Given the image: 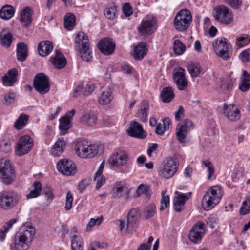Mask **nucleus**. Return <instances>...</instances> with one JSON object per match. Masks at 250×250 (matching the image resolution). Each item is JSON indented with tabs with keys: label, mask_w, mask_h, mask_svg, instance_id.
Here are the masks:
<instances>
[{
	"label": "nucleus",
	"mask_w": 250,
	"mask_h": 250,
	"mask_svg": "<svg viewBox=\"0 0 250 250\" xmlns=\"http://www.w3.org/2000/svg\"><path fill=\"white\" fill-rule=\"evenodd\" d=\"M201 164L202 167L203 168H206L207 169V171L208 172V180H211L215 173V168L213 165L208 160L202 161Z\"/></svg>",
	"instance_id": "41"
},
{
	"label": "nucleus",
	"mask_w": 250,
	"mask_h": 250,
	"mask_svg": "<svg viewBox=\"0 0 250 250\" xmlns=\"http://www.w3.org/2000/svg\"><path fill=\"white\" fill-rule=\"evenodd\" d=\"M250 39L248 35H244L236 38V47L237 49L242 48L250 42Z\"/></svg>",
	"instance_id": "46"
},
{
	"label": "nucleus",
	"mask_w": 250,
	"mask_h": 250,
	"mask_svg": "<svg viewBox=\"0 0 250 250\" xmlns=\"http://www.w3.org/2000/svg\"><path fill=\"white\" fill-rule=\"evenodd\" d=\"M173 78L177 88L180 90H185L188 87V82L186 78L185 70L181 67L175 69Z\"/></svg>",
	"instance_id": "16"
},
{
	"label": "nucleus",
	"mask_w": 250,
	"mask_h": 250,
	"mask_svg": "<svg viewBox=\"0 0 250 250\" xmlns=\"http://www.w3.org/2000/svg\"><path fill=\"white\" fill-rule=\"evenodd\" d=\"M16 219H12L7 222L1 228L0 230V240L1 241H4L7 232L14 223L16 222Z\"/></svg>",
	"instance_id": "44"
},
{
	"label": "nucleus",
	"mask_w": 250,
	"mask_h": 250,
	"mask_svg": "<svg viewBox=\"0 0 250 250\" xmlns=\"http://www.w3.org/2000/svg\"><path fill=\"white\" fill-rule=\"evenodd\" d=\"M28 56V46L23 43L21 42L17 45V60L21 62L24 61Z\"/></svg>",
	"instance_id": "30"
},
{
	"label": "nucleus",
	"mask_w": 250,
	"mask_h": 250,
	"mask_svg": "<svg viewBox=\"0 0 250 250\" xmlns=\"http://www.w3.org/2000/svg\"><path fill=\"white\" fill-rule=\"evenodd\" d=\"M193 128V124L189 119L184 120L179 123L176 128V135L178 140L181 143L186 142L190 131Z\"/></svg>",
	"instance_id": "9"
},
{
	"label": "nucleus",
	"mask_w": 250,
	"mask_h": 250,
	"mask_svg": "<svg viewBox=\"0 0 250 250\" xmlns=\"http://www.w3.org/2000/svg\"><path fill=\"white\" fill-rule=\"evenodd\" d=\"M15 94L14 93H9L5 94L4 96V102L5 105H9L13 103L15 101Z\"/></svg>",
	"instance_id": "57"
},
{
	"label": "nucleus",
	"mask_w": 250,
	"mask_h": 250,
	"mask_svg": "<svg viewBox=\"0 0 250 250\" xmlns=\"http://www.w3.org/2000/svg\"><path fill=\"white\" fill-rule=\"evenodd\" d=\"M239 88L241 91L246 92L250 88V83L241 81Z\"/></svg>",
	"instance_id": "63"
},
{
	"label": "nucleus",
	"mask_w": 250,
	"mask_h": 250,
	"mask_svg": "<svg viewBox=\"0 0 250 250\" xmlns=\"http://www.w3.org/2000/svg\"><path fill=\"white\" fill-rule=\"evenodd\" d=\"M192 21L190 11L184 9L178 12L176 15L174 20V26L178 31H184L188 28Z\"/></svg>",
	"instance_id": "4"
},
{
	"label": "nucleus",
	"mask_w": 250,
	"mask_h": 250,
	"mask_svg": "<svg viewBox=\"0 0 250 250\" xmlns=\"http://www.w3.org/2000/svg\"><path fill=\"white\" fill-rule=\"evenodd\" d=\"M59 128L62 134H64L66 131L71 127V121L69 117L63 116L60 118Z\"/></svg>",
	"instance_id": "42"
},
{
	"label": "nucleus",
	"mask_w": 250,
	"mask_h": 250,
	"mask_svg": "<svg viewBox=\"0 0 250 250\" xmlns=\"http://www.w3.org/2000/svg\"><path fill=\"white\" fill-rule=\"evenodd\" d=\"M127 132L129 136L139 139H143L146 137L142 126L136 121H133L130 123Z\"/></svg>",
	"instance_id": "22"
},
{
	"label": "nucleus",
	"mask_w": 250,
	"mask_h": 250,
	"mask_svg": "<svg viewBox=\"0 0 250 250\" xmlns=\"http://www.w3.org/2000/svg\"><path fill=\"white\" fill-rule=\"evenodd\" d=\"M113 99V95L108 91H102L98 97V103L101 105L109 104Z\"/></svg>",
	"instance_id": "34"
},
{
	"label": "nucleus",
	"mask_w": 250,
	"mask_h": 250,
	"mask_svg": "<svg viewBox=\"0 0 250 250\" xmlns=\"http://www.w3.org/2000/svg\"><path fill=\"white\" fill-rule=\"evenodd\" d=\"M176 194L178 196L174 197L173 199V204L175 210L177 212H180L184 208L185 201L189 199L191 193H188L187 195L176 191Z\"/></svg>",
	"instance_id": "23"
},
{
	"label": "nucleus",
	"mask_w": 250,
	"mask_h": 250,
	"mask_svg": "<svg viewBox=\"0 0 250 250\" xmlns=\"http://www.w3.org/2000/svg\"><path fill=\"white\" fill-rule=\"evenodd\" d=\"M122 9L124 14L126 16H129L132 14V9L129 3H125Z\"/></svg>",
	"instance_id": "59"
},
{
	"label": "nucleus",
	"mask_w": 250,
	"mask_h": 250,
	"mask_svg": "<svg viewBox=\"0 0 250 250\" xmlns=\"http://www.w3.org/2000/svg\"><path fill=\"white\" fill-rule=\"evenodd\" d=\"M0 147L2 151L5 153L9 152L11 150V144L9 141H2L0 143Z\"/></svg>",
	"instance_id": "58"
},
{
	"label": "nucleus",
	"mask_w": 250,
	"mask_h": 250,
	"mask_svg": "<svg viewBox=\"0 0 250 250\" xmlns=\"http://www.w3.org/2000/svg\"><path fill=\"white\" fill-rule=\"evenodd\" d=\"M129 159L128 154L125 151L118 150L112 154L109 159V163L112 166L120 167L125 166Z\"/></svg>",
	"instance_id": "14"
},
{
	"label": "nucleus",
	"mask_w": 250,
	"mask_h": 250,
	"mask_svg": "<svg viewBox=\"0 0 250 250\" xmlns=\"http://www.w3.org/2000/svg\"><path fill=\"white\" fill-rule=\"evenodd\" d=\"M13 36L11 33L5 34L1 39V45L6 48L10 46L12 42Z\"/></svg>",
	"instance_id": "51"
},
{
	"label": "nucleus",
	"mask_w": 250,
	"mask_h": 250,
	"mask_svg": "<svg viewBox=\"0 0 250 250\" xmlns=\"http://www.w3.org/2000/svg\"><path fill=\"white\" fill-rule=\"evenodd\" d=\"M165 191L162 192L161 206L160 208L161 210L168 207L169 205V197L168 195L165 196Z\"/></svg>",
	"instance_id": "54"
},
{
	"label": "nucleus",
	"mask_w": 250,
	"mask_h": 250,
	"mask_svg": "<svg viewBox=\"0 0 250 250\" xmlns=\"http://www.w3.org/2000/svg\"><path fill=\"white\" fill-rule=\"evenodd\" d=\"M104 146L102 144H89L88 149L86 150V158H93L98 153H102Z\"/></svg>",
	"instance_id": "26"
},
{
	"label": "nucleus",
	"mask_w": 250,
	"mask_h": 250,
	"mask_svg": "<svg viewBox=\"0 0 250 250\" xmlns=\"http://www.w3.org/2000/svg\"><path fill=\"white\" fill-rule=\"evenodd\" d=\"M33 146L32 138L28 135L21 137L15 148V153L19 156H23L31 151Z\"/></svg>",
	"instance_id": "11"
},
{
	"label": "nucleus",
	"mask_w": 250,
	"mask_h": 250,
	"mask_svg": "<svg viewBox=\"0 0 250 250\" xmlns=\"http://www.w3.org/2000/svg\"><path fill=\"white\" fill-rule=\"evenodd\" d=\"M29 116L25 114H21L16 120L14 127L17 130H21L27 125Z\"/></svg>",
	"instance_id": "36"
},
{
	"label": "nucleus",
	"mask_w": 250,
	"mask_h": 250,
	"mask_svg": "<svg viewBox=\"0 0 250 250\" xmlns=\"http://www.w3.org/2000/svg\"><path fill=\"white\" fill-rule=\"evenodd\" d=\"M14 12V9L12 6H4L0 11V17L3 19H9L13 17Z\"/></svg>",
	"instance_id": "38"
},
{
	"label": "nucleus",
	"mask_w": 250,
	"mask_h": 250,
	"mask_svg": "<svg viewBox=\"0 0 250 250\" xmlns=\"http://www.w3.org/2000/svg\"><path fill=\"white\" fill-rule=\"evenodd\" d=\"M156 19L151 17H146L142 21L140 26L138 29L142 34H151L153 33L156 28Z\"/></svg>",
	"instance_id": "18"
},
{
	"label": "nucleus",
	"mask_w": 250,
	"mask_h": 250,
	"mask_svg": "<svg viewBox=\"0 0 250 250\" xmlns=\"http://www.w3.org/2000/svg\"><path fill=\"white\" fill-rule=\"evenodd\" d=\"M240 59L244 62H250V49L243 51L239 56Z\"/></svg>",
	"instance_id": "55"
},
{
	"label": "nucleus",
	"mask_w": 250,
	"mask_h": 250,
	"mask_svg": "<svg viewBox=\"0 0 250 250\" xmlns=\"http://www.w3.org/2000/svg\"><path fill=\"white\" fill-rule=\"evenodd\" d=\"M20 21L24 26H28L32 21V10L28 7H25L21 11L20 13Z\"/></svg>",
	"instance_id": "32"
},
{
	"label": "nucleus",
	"mask_w": 250,
	"mask_h": 250,
	"mask_svg": "<svg viewBox=\"0 0 250 250\" xmlns=\"http://www.w3.org/2000/svg\"><path fill=\"white\" fill-rule=\"evenodd\" d=\"M250 211V195L247 197L243 202L242 207L240 209V214L242 215L248 214Z\"/></svg>",
	"instance_id": "48"
},
{
	"label": "nucleus",
	"mask_w": 250,
	"mask_h": 250,
	"mask_svg": "<svg viewBox=\"0 0 250 250\" xmlns=\"http://www.w3.org/2000/svg\"><path fill=\"white\" fill-rule=\"evenodd\" d=\"M34 87L41 94H44L50 90L48 77L41 73L36 75L33 81Z\"/></svg>",
	"instance_id": "12"
},
{
	"label": "nucleus",
	"mask_w": 250,
	"mask_h": 250,
	"mask_svg": "<svg viewBox=\"0 0 250 250\" xmlns=\"http://www.w3.org/2000/svg\"><path fill=\"white\" fill-rule=\"evenodd\" d=\"M73 197L70 191H68L66 194L65 209L69 210L72 208Z\"/></svg>",
	"instance_id": "53"
},
{
	"label": "nucleus",
	"mask_w": 250,
	"mask_h": 250,
	"mask_svg": "<svg viewBox=\"0 0 250 250\" xmlns=\"http://www.w3.org/2000/svg\"><path fill=\"white\" fill-rule=\"evenodd\" d=\"M147 51L146 42L138 43L134 49L133 57L134 59L136 61L142 60L146 55Z\"/></svg>",
	"instance_id": "25"
},
{
	"label": "nucleus",
	"mask_w": 250,
	"mask_h": 250,
	"mask_svg": "<svg viewBox=\"0 0 250 250\" xmlns=\"http://www.w3.org/2000/svg\"><path fill=\"white\" fill-rule=\"evenodd\" d=\"M75 16L71 13H67L64 18V27L68 30H71L75 25Z\"/></svg>",
	"instance_id": "39"
},
{
	"label": "nucleus",
	"mask_w": 250,
	"mask_h": 250,
	"mask_svg": "<svg viewBox=\"0 0 250 250\" xmlns=\"http://www.w3.org/2000/svg\"><path fill=\"white\" fill-rule=\"evenodd\" d=\"M103 219L102 216L97 217V218H91L87 225V227L91 228L96 224L100 225L103 221Z\"/></svg>",
	"instance_id": "60"
},
{
	"label": "nucleus",
	"mask_w": 250,
	"mask_h": 250,
	"mask_svg": "<svg viewBox=\"0 0 250 250\" xmlns=\"http://www.w3.org/2000/svg\"><path fill=\"white\" fill-rule=\"evenodd\" d=\"M221 188L218 185L211 187L202 200V206L205 210H209L216 206L222 197Z\"/></svg>",
	"instance_id": "2"
},
{
	"label": "nucleus",
	"mask_w": 250,
	"mask_h": 250,
	"mask_svg": "<svg viewBox=\"0 0 250 250\" xmlns=\"http://www.w3.org/2000/svg\"><path fill=\"white\" fill-rule=\"evenodd\" d=\"M174 53L178 55L182 54L185 51L186 47L179 40H176L173 43Z\"/></svg>",
	"instance_id": "49"
},
{
	"label": "nucleus",
	"mask_w": 250,
	"mask_h": 250,
	"mask_svg": "<svg viewBox=\"0 0 250 250\" xmlns=\"http://www.w3.org/2000/svg\"><path fill=\"white\" fill-rule=\"evenodd\" d=\"M55 52V56L51 61V62L55 67L59 69H62L64 67L66 64V60L63 56L62 53L59 50H56Z\"/></svg>",
	"instance_id": "28"
},
{
	"label": "nucleus",
	"mask_w": 250,
	"mask_h": 250,
	"mask_svg": "<svg viewBox=\"0 0 250 250\" xmlns=\"http://www.w3.org/2000/svg\"><path fill=\"white\" fill-rule=\"evenodd\" d=\"M130 190L131 189L128 188L125 182L118 181L114 184L111 193L114 198L127 199L129 198Z\"/></svg>",
	"instance_id": "13"
},
{
	"label": "nucleus",
	"mask_w": 250,
	"mask_h": 250,
	"mask_svg": "<svg viewBox=\"0 0 250 250\" xmlns=\"http://www.w3.org/2000/svg\"><path fill=\"white\" fill-rule=\"evenodd\" d=\"M57 168L61 173L67 175H73L77 172L75 164L67 159L60 160L57 164Z\"/></svg>",
	"instance_id": "15"
},
{
	"label": "nucleus",
	"mask_w": 250,
	"mask_h": 250,
	"mask_svg": "<svg viewBox=\"0 0 250 250\" xmlns=\"http://www.w3.org/2000/svg\"><path fill=\"white\" fill-rule=\"evenodd\" d=\"M52 43L49 41H43L38 45V51L40 55L44 57L48 55L52 50Z\"/></svg>",
	"instance_id": "27"
},
{
	"label": "nucleus",
	"mask_w": 250,
	"mask_h": 250,
	"mask_svg": "<svg viewBox=\"0 0 250 250\" xmlns=\"http://www.w3.org/2000/svg\"><path fill=\"white\" fill-rule=\"evenodd\" d=\"M20 196L12 191L4 190L0 192V208L4 210L13 208L19 203Z\"/></svg>",
	"instance_id": "6"
},
{
	"label": "nucleus",
	"mask_w": 250,
	"mask_h": 250,
	"mask_svg": "<svg viewBox=\"0 0 250 250\" xmlns=\"http://www.w3.org/2000/svg\"><path fill=\"white\" fill-rule=\"evenodd\" d=\"M76 49L81 54V57L83 61H88L91 58L89 50V42L88 36L83 32L78 33L75 40Z\"/></svg>",
	"instance_id": "5"
},
{
	"label": "nucleus",
	"mask_w": 250,
	"mask_h": 250,
	"mask_svg": "<svg viewBox=\"0 0 250 250\" xmlns=\"http://www.w3.org/2000/svg\"><path fill=\"white\" fill-rule=\"evenodd\" d=\"M72 249H77L78 248L83 247V240L79 234L70 233Z\"/></svg>",
	"instance_id": "40"
},
{
	"label": "nucleus",
	"mask_w": 250,
	"mask_h": 250,
	"mask_svg": "<svg viewBox=\"0 0 250 250\" xmlns=\"http://www.w3.org/2000/svg\"><path fill=\"white\" fill-rule=\"evenodd\" d=\"M184 114V110L182 106L178 107V110L175 112V118L177 121L181 120V117Z\"/></svg>",
	"instance_id": "62"
},
{
	"label": "nucleus",
	"mask_w": 250,
	"mask_h": 250,
	"mask_svg": "<svg viewBox=\"0 0 250 250\" xmlns=\"http://www.w3.org/2000/svg\"><path fill=\"white\" fill-rule=\"evenodd\" d=\"M66 143L63 138H59L54 144L51 152L56 157L59 156L64 151Z\"/></svg>",
	"instance_id": "31"
},
{
	"label": "nucleus",
	"mask_w": 250,
	"mask_h": 250,
	"mask_svg": "<svg viewBox=\"0 0 250 250\" xmlns=\"http://www.w3.org/2000/svg\"><path fill=\"white\" fill-rule=\"evenodd\" d=\"M149 187L144 185L143 184H140L137 190V192L140 194H146V196L149 198L150 196L149 193Z\"/></svg>",
	"instance_id": "56"
},
{
	"label": "nucleus",
	"mask_w": 250,
	"mask_h": 250,
	"mask_svg": "<svg viewBox=\"0 0 250 250\" xmlns=\"http://www.w3.org/2000/svg\"><path fill=\"white\" fill-rule=\"evenodd\" d=\"M169 123L170 120L168 118H165L163 123H159L156 127V133L159 135H163L166 130L169 129Z\"/></svg>",
	"instance_id": "43"
},
{
	"label": "nucleus",
	"mask_w": 250,
	"mask_h": 250,
	"mask_svg": "<svg viewBox=\"0 0 250 250\" xmlns=\"http://www.w3.org/2000/svg\"><path fill=\"white\" fill-rule=\"evenodd\" d=\"M240 80L242 82L250 83V74L246 70H243Z\"/></svg>",
	"instance_id": "64"
},
{
	"label": "nucleus",
	"mask_w": 250,
	"mask_h": 250,
	"mask_svg": "<svg viewBox=\"0 0 250 250\" xmlns=\"http://www.w3.org/2000/svg\"><path fill=\"white\" fill-rule=\"evenodd\" d=\"M31 188L32 189L30 193L26 195L27 199L36 198L40 195L42 190V184L39 181H36Z\"/></svg>",
	"instance_id": "35"
},
{
	"label": "nucleus",
	"mask_w": 250,
	"mask_h": 250,
	"mask_svg": "<svg viewBox=\"0 0 250 250\" xmlns=\"http://www.w3.org/2000/svg\"><path fill=\"white\" fill-rule=\"evenodd\" d=\"M117 13V8L115 5H109L106 7L104 11V15L105 17L110 20L114 19L116 17Z\"/></svg>",
	"instance_id": "47"
},
{
	"label": "nucleus",
	"mask_w": 250,
	"mask_h": 250,
	"mask_svg": "<svg viewBox=\"0 0 250 250\" xmlns=\"http://www.w3.org/2000/svg\"><path fill=\"white\" fill-rule=\"evenodd\" d=\"M35 234V228L30 224H25L16 233L15 237V248L17 250H27L29 247Z\"/></svg>",
	"instance_id": "1"
},
{
	"label": "nucleus",
	"mask_w": 250,
	"mask_h": 250,
	"mask_svg": "<svg viewBox=\"0 0 250 250\" xmlns=\"http://www.w3.org/2000/svg\"><path fill=\"white\" fill-rule=\"evenodd\" d=\"M187 68L192 77H197L199 75L201 68L198 64L189 62L187 65Z\"/></svg>",
	"instance_id": "45"
},
{
	"label": "nucleus",
	"mask_w": 250,
	"mask_h": 250,
	"mask_svg": "<svg viewBox=\"0 0 250 250\" xmlns=\"http://www.w3.org/2000/svg\"><path fill=\"white\" fill-rule=\"evenodd\" d=\"M18 71L16 69L13 68L8 71L2 78L4 85L11 86L17 80Z\"/></svg>",
	"instance_id": "24"
},
{
	"label": "nucleus",
	"mask_w": 250,
	"mask_h": 250,
	"mask_svg": "<svg viewBox=\"0 0 250 250\" xmlns=\"http://www.w3.org/2000/svg\"><path fill=\"white\" fill-rule=\"evenodd\" d=\"M140 216L139 210L137 208L131 209L128 213L127 228L128 233H132L136 230Z\"/></svg>",
	"instance_id": "17"
},
{
	"label": "nucleus",
	"mask_w": 250,
	"mask_h": 250,
	"mask_svg": "<svg viewBox=\"0 0 250 250\" xmlns=\"http://www.w3.org/2000/svg\"><path fill=\"white\" fill-rule=\"evenodd\" d=\"M214 19L219 22L225 24H230L233 21V16L228 7L221 5L214 9Z\"/></svg>",
	"instance_id": "10"
},
{
	"label": "nucleus",
	"mask_w": 250,
	"mask_h": 250,
	"mask_svg": "<svg viewBox=\"0 0 250 250\" xmlns=\"http://www.w3.org/2000/svg\"><path fill=\"white\" fill-rule=\"evenodd\" d=\"M88 142L85 140L77 141L75 146L77 155L82 158H86V150L88 149Z\"/></svg>",
	"instance_id": "29"
},
{
	"label": "nucleus",
	"mask_w": 250,
	"mask_h": 250,
	"mask_svg": "<svg viewBox=\"0 0 250 250\" xmlns=\"http://www.w3.org/2000/svg\"><path fill=\"white\" fill-rule=\"evenodd\" d=\"M174 97V94L171 87H166L163 88L161 93V98L163 102L169 103Z\"/></svg>",
	"instance_id": "33"
},
{
	"label": "nucleus",
	"mask_w": 250,
	"mask_h": 250,
	"mask_svg": "<svg viewBox=\"0 0 250 250\" xmlns=\"http://www.w3.org/2000/svg\"><path fill=\"white\" fill-rule=\"evenodd\" d=\"M156 212V207L154 204H150L146 207L144 211V216L147 219L154 216Z\"/></svg>",
	"instance_id": "50"
},
{
	"label": "nucleus",
	"mask_w": 250,
	"mask_h": 250,
	"mask_svg": "<svg viewBox=\"0 0 250 250\" xmlns=\"http://www.w3.org/2000/svg\"><path fill=\"white\" fill-rule=\"evenodd\" d=\"M94 180L96 182V189H99L101 186L105 182V179L102 176V174H98L96 173Z\"/></svg>",
	"instance_id": "52"
},
{
	"label": "nucleus",
	"mask_w": 250,
	"mask_h": 250,
	"mask_svg": "<svg viewBox=\"0 0 250 250\" xmlns=\"http://www.w3.org/2000/svg\"><path fill=\"white\" fill-rule=\"evenodd\" d=\"M95 88V87L93 83H88L85 87L84 94L85 95H89L94 90Z\"/></svg>",
	"instance_id": "61"
},
{
	"label": "nucleus",
	"mask_w": 250,
	"mask_h": 250,
	"mask_svg": "<svg viewBox=\"0 0 250 250\" xmlns=\"http://www.w3.org/2000/svg\"><path fill=\"white\" fill-rule=\"evenodd\" d=\"M204 232V224L199 222L191 228L188 234L189 239L192 242L198 243L201 240Z\"/></svg>",
	"instance_id": "21"
},
{
	"label": "nucleus",
	"mask_w": 250,
	"mask_h": 250,
	"mask_svg": "<svg viewBox=\"0 0 250 250\" xmlns=\"http://www.w3.org/2000/svg\"><path fill=\"white\" fill-rule=\"evenodd\" d=\"M216 54L224 60L229 59L232 54L231 46L225 38H218L212 42Z\"/></svg>",
	"instance_id": "3"
},
{
	"label": "nucleus",
	"mask_w": 250,
	"mask_h": 250,
	"mask_svg": "<svg viewBox=\"0 0 250 250\" xmlns=\"http://www.w3.org/2000/svg\"><path fill=\"white\" fill-rule=\"evenodd\" d=\"M178 169L176 162L172 158L169 157L163 161L159 174L163 178L169 179L174 175Z\"/></svg>",
	"instance_id": "8"
},
{
	"label": "nucleus",
	"mask_w": 250,
	"mask_h": 250,
	"mask_svg": "<svg viewBox=\"0 0 250 250\" xmlns=\"http://www.w3.org/2000/svg\"><path fill=\"white\" fill-rule=\"evenodd\" d=\"M0 177L3 183L10 185L16 178L15 169L9 161L2 159L0 160Z\"/></svg>",
	"instance_id": "7"
},
{
	"label": "nucleus",
	"mask_w": 250,
	"mask_h": 250,
	"mask_svg": "<svg viewBox=\"0 0 250 250\" xmlns=\"http://www.w3.org/2000/svg\"><path fill=\"white\" fill-rule=\"evenodd\" d=\"M223 113L226 117L231 121H236L240 118V112L237 107L233 104H225Z\"/></svg>",
	"instance_id": "20"
},
{
	"label": "nucleus",
	"mask_w": 250,
	"mask_h": 250,
	"mask_svg": "<svg viewBox=\"0 0 250 250\" xmlns=\"http://www.w3.org/2000/svg\"><path fill=\"white\" fill-rule=\"evenodd\" d=\"M97 45L101 53L106 55L113 53L115 47V43L112 40L107 38L101 40Z\"/></svg>",
	"instance_id": "19"
},
{
	"label": "nucleus",
	"mask_w": 250,
	"mask_h": 250,
	"mask_svg": "<svg viewBox=\"0 0 250 250\" xmlns=\"http://www.w3.org/2000/svg\"><path fill=\"white\" fill-rule=\"evenodd\" d=\"M82 120L84 124L93 127L96 124L97 117L93 112L87 113L82 116Z\"/></svg>",
	"instance_id": "37"
}]
</instances>
